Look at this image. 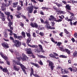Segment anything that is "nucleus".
<instances>
[{
    "label": "nucleus",
    "mask_w": 77,
    "mask_h": 77,
    "mask_svg": "<svg viewBox=\"0 0 77 77\" xmlns=\"http://www.w3.org/2000/svg\"><path fill=\"white\" fill-rule=\"evenodd\" d=\"M31 64L32 65H34V66H35L36 67H37V68H39V66L38 64H36V63H31Z\"/></svg>",
    "instance_id": "obj_16"
},
{
    "label": "nucleus",
    "mask_w": 77,
    "mask_h": 77,
    "mask_svg": "<svg viewBox=\"0 0 77 77\" xmlns=\"http://www.w3.org/2000/svg\"><path fill=\"white\" fill-rule=\"evenodd\" d=\"M31 47H32V48H37V45H31Z\"/></svg>",
    "instance_id": "obj_48"
},
{
    "label": "nucleus",
    "mask_w": 77,
    "mask_h": 77,
    "mask_svg": "<svg viewBox=\"0 0 77 77\" xmlns=\"http://www.w3.org/2000/svg\"><path fill=\"white\" fill-rule=\"evenodd\" d=\"M72 41L73 42H75V39L74 38H72Z\"/></svg>",
    "instance_id": "obj_63"
},
{
    "label": "nucleus",
    "mask_w": 77,
    "mask_h": 77,
    "mask_svg": "<svg viewBox=\"0 0 77 77\" xmlns=\"http://www.w3.org/2000/svg\"><path fill=\"white\" fill-rule=\"evenodd\" d=\"M72 20L70 19H68V20L67 21H70V22H72Z\"/></svg>",
    "instance_id": "obj_64"
},
{
    "label": "nucleus",
    "mask_w": 77,
    "mask_h": 77,
    "mask_svg": "<svg viewBox=\"0 0 77 77\" xmlns=\"http://www.w3.org/2000/svg\"><path fill=\"white\" fill-rule=\"evenodd\" d=\"M50 27L51 26H50V25L49 24H46L45 25V27L47 29H50Z\"/></svg>",
    "instance_id": "obj_24"
},
{
    "label": "nucleus",
    "mask_w": 77,
    "mask_h": 77,
    "mask_svg": "<svg viewBox=\"0 0 77 77\" xmlns=\"http://www.w3.org/2000/svg\"><path fill=\"white\" fill-rule=\"evenodd\" d=\"M74 36L75 38H77V33L76 32H75L74 34Z\"/></svg>",
    "instance_id": "obj_51"
},
{
    "label": "nucleus",
    "mask_w": 77,
    "mask_h": 77,
    "mask_svg": "<svg viewBox=\"0 0 77 77\" xmlns=\"http://www.w3.org/2000/svg\"><path fill=\"white\" fill-rule=\"evenodd\" d=\"M8 2H9V5H11V4H12V0H8Z\"/></svg>",
    "instance_id": "obj_53"
},
{
    "label": "nucleus",
    "mask_w": 77,
    "mask_h": 77,
    "mask_svg": "<svg viewBox=\"0 0 77 77\" xmlns=\"http://www.w3.org/2000/svg\"><path fill=\"white\" fill-rule=\"evenodd\" d=\"M8 21L9 22V24L8 25V26H9L10 28V29H11L10 30L9 29H8V32H10L9 33L10 35H11V36H12L13 35V31H12V30H13V27H11V26L13 24V23L12 22H11V19H10V18H9L8 17Z\"/></svg>",
    "instance_id": "obj_2"
},
{
    "label": "nucleus",
    "mask_w": 77,
    "mask_h": 77,
    "mask_svg": "<svg viewBox=\"0 0 77 77\" xmlns=\"http://www.w3.org/2000/svg\"><path fill=\"white\" fill-rule=\"evenodd\" d=\"M11 4H9V3H6L5 4L4 3H2V6H1V9L2 11H5V7H8L9 5Z\"/></svg>",
    "instance_id": "obj_3"
},
{
    "label": "nucleus",
    "mask_w": 77,
    "mask_h": 77,
    "mask_svg": "<svg viewBox=\"0 0 77 77\" xmlns=\"http://www.w3.org/2000/svg\"><path fill=\"white\" fill-rule=\"evenodd\" d=\"M38 57L40 58H43V59H45L46 58V57H45V56L42 55H38Z\"/></svg>",
    "instance_id": "obj_23"
},
{
    "label": "nucleus",
    "mask_w": 77,
    "mask_h": 77,
    "mask_svg": "<svg viewBox=\"0 0 77 77\" xmlns=\"http://www.w3.org/2000/svg\"><path fill=\"white\" fill-rule=\"evenodd\" d=\"M0 14L2 15V16L4 17V14L2 12V11H0Z\"/></svg>",
    "instance_id": "obj_57"
},
{
    "label": "nucleus",
    "mask_w": 77,
    "mask_h": 77,
    "mask_svg": "<svg viewBox=\"0 0 77 77\" xmlns=\"http://www.w3.org/2000/svg\"><path fill=\"white\" fill-rule=\"evenodd\" d=\"M38 46H39V47H40V48L41 50V49H42V48H42V46L41 45H38Z\"/></svg>",
    "instance_id": "obj_58"
},
{
    "label": "nucleus",
    "mask_w": 77,
    "mask_h": 77,
    "mask_svg": "<svg viewBox=\"0 0 77 77\" xmlns=\"http://www.w3.org/2000/svg\"><path fill=\"white\" fill-rule=\"evenodd\" d=\"M34 72V71H33V69L32 68V67L31 68V72L30 74V76L31 77L32 76V75H33L35 77H40L39 76H38L37 75L35 74H35H33Z\"/></svg>",
    "instance_id": "obj_8"
},
{
    "label": "nucleus",
    "mask_w": 77,
    "mask_h": 77,
    "mask_svg": "<svg viewBox=\"0 0 77 77\" xmlns=\"http://www.w3.org/2000/svg\"><path fill=\"white\" fill-rule=\"evenodd\" d=\"M61 71L62 73H63V71H64L65 73H68V72H66V70H65L64 69H62Z\"/></svg>",
    "instance_id": "obj_36"
},
{
    "label": "nucleus",
    "mask_w": 77,
    "mask_h": 77,
    "mask_svg": "<svg viewBox=\"0 0 77 77\" xmlns=\"http://www.w3.org/2000/svg\"><path fill=\"white\" fill-rule=\"evenodd\" d=\"M53 54H54L55 56H58V54H56L55 52H53Z\"/></svg>",
    "instance_id": "obj_59"
},
{
    "label": "nucleus",
    "mask_w": 77,
    "mask_h": 77,
    "mask_svg": "<svg viewBox=\"0 0 77 77\" xmlns=\"http://www.w3.org/2000/svg\"><path fill=\"white\" fill-rule=\"evenodd\" d=\"M56 11L58 12H60V14H64V11H60L59 9H57L56 10Z\"/></svg>",
    "instance_id": "obj_19"
},
{
    "label": "nucleus",
    "mask_w": 77,
    "mask_h": 77,
    "mask_svg": "<svg viewBox=\"0 0 77 77\" xmlns=\"http://www.w3.org/2000/svg\"><path fill=\"white\" fill-rule=\"evenodd\" d=\"M44 24H49V22H48V20H46L45 21V22H44Z\"/></svg>",
    "instance_id": "obj_41"
},
{
    "label": "nucleus",
    "mask_w": 77,
    "mask_h": 77,
    "mask_svg": "<svg viewBox=\"0 0 77 77\" xmlns=\"http://www.w3.org/2000/svg\"><path fill=\"white\" fill-rule=\"evenodd\" d=\"M60 57H62V58H67V57L63 55H61L60 56Z\"/></svg>",
    "instance_id": "obj_32"
},
{
    "label": "nucleus",
    "mask_w": 77,
    "mask_h": 77,
    "mask_svg": "<svg viewBox=\"0 0 77 77\" xmlns=\"http://www.w3.org/2000/svg\"><path fill=\"white\" fill-rule=\"evenodd\" d=\"M66 51L67 52V53L68 54H70V51H69L68 49H66Z\"/></svg>",
    "instance_id": "obj_47"
},
{
    "label": "nucleus",
    "mask_w": 77,
    "mask_h": 77,
    "mask_svg": "<svg viewBox=\"0 0 77 77\" xmlns=\"http://www.w3.org/2000/svg\"><path fill=\"white\" fill-rule=\"evenodd\" d=\"M18 2H15L13 3V5L12 6L13 8H16V7L18 5Z\"/></svg>",
    "instance_id": "obj_14"
},
{
    "label": "nucleus",
    "mask_w": 77,
    "mask_h": 77,
    "mask_svg": "<svg viewBox=\"0 0 77 77\" xmlns=\"http://www.w3.org/2000/svg\"><path fill=\"white\" fill-rule=\"evenodd\" d=\"M34 52H35V53L37 52V53H38V48H36L34 50Z\"/></svg>",
    "instance_id": "obj_49"
},
{
    "label": "nucleus",
    "mask_w": 77,
    "mask_h": 77,
    "mask_svg": "<svg viewBox=\"0 0 77 77\" xmlns=\"http://www.w3.org/2000/svg\"><path fill=\"white\" fill-rule=\"evenodd\" d=\"M50 18L49 19V20L51 21V20H53V21H57V22H61L62 20L59 19L58 20H56V18H54V17L52 15H51L50 17Z\"/></svg>",
    "instance_id": "obj_5"
},
{
    "label": "nucleus",
    "mask_w": 77,
    "mask_h": 77,
    "mask_svg": "<svg viewBox=\"0 0 77 77\" xmlns=\"http://www.w3.org/2000/svg\"><path fill=\"white\" fill-rule=\"evenodd\" d=\"M40 35L41 36H43L44 35V33L42 32H41L39 33Z\"/></svg>",
    "instance_id": "obj_45"
},
{
    "label": "nucleus",
    "mask_w": 77,
    "mask_h": 77,
    "mask_svg": "<svg viewBox=\"0 0 77 77\" xmlns=\"http://www.w3.org/2000/svg\"><path fill=\"white\" fill-rule=\"evenodd\" d=\"M23 38V37H22V36H18L17 38V39H19L20 41H21V38Z\"/></svg>",
    "instance_id": "obj_33"
},
{
    "label": "nucleus",
    "mask_w": 77,
    "mask_h": 77,
    "mask_svg": "<svg viewBox=\"0 0 77 77\" xmlns=\"http://www.w3.org/2000/svg\"><path fill=\"white\" fill-rule=\"evenodd\" d=\"M40 14L42 15H44V12L42 11H41L40 12Z\"/></svg>",
    "instance_id": "obj_52"
},
{
    "label": "nucleus",
    "mask_w": 77,
    "mask_h": 77,
    "mask_svg": "<svg viewBox=\"0 0 77 77\" xmlns=\"http://www.w3.org/2000/svg\"><path fill=\"white\" fill-rule=\"evenodd\" d=\"M51 24H52L51 25L52 26H54V24H55V23H54V22H51Z\"/></svg>",
    "instance_id": "obj_62"
},
{
    "label": "nucleus",
    "mask_w": 77,
    "mask_h": 77,
    "mask_svg": "<svg viewBox=\"0 0 77 77\" xmlns=\"http://www.w3.org/2000/svg\"><path fill=\"white\" fill-rule=\"evenodd\" d=\"M0 55H1L2 57L3 58V59H5V60L8 59V57H7L5 56H4V55L2 54V53L1 52H0Z\"/></svg>",
    "instance_id": "obj_12"
},
{
    "label": "nucleus",
    "mask_w": 77,
    "mask_h": 77,
    "mask_svg": "<svg viewBox=\"0 0 77 77\" xmlns=\"http://www.w3.org/2000/svg\"><path fill=\"white\" fill-rule=\"evenodd\" d=\"M4 36L5 38H6L8 36V35H7V34L6 33V32H5Z\"/></svg>",
    "instance_id": "obj_60"
},
{
    "label": "nucleus",
    "mask_w": 77,
    "mask_h": 77,
    "mask_svg": "<svg viewBox=\"0 0 77 77\" xmlns=\"http://www.w3.org/2000/svg\"><path fill=\"white\" fill-rule=\"evenodd\" d=\"M13 35H14V38L16 39V38H17L18 36H17V35L16 34L14 33L13 34Z\"/></svg>",
    "instance_id": "obj_42"
},
{
    "label": "nucleus",
    "mask_w": 77,
    "mask_h": 77,
    "mask_svg": "<svg viewBox=\"0 0 77 77\" xmlns=\"http://www.w3.org/2000/svg\"><path fill=\"white\" fill-rule=\"evenodd\" d=\"M26 34L27 35V36L29 37V38H31V36L30 35V34L28 33L27 32H26Z\"/></svg>",
    "instance_id": "obj_34"
},
{
    "label": "nucleus",
    "mask_w": 77,
    "mask_h": 77,
    "mask_svg": "<svg viewBox=\"0 0 77 77\" xmlns=\"http://www.w3.org/2000/svg\"><path fill=\"white\" fill-rule=\"evenodd\" d=\"M66 7L67 8L68 10H69V11H71V7L69 5H66Z\"/></svg>",
    "instance_id": "obj_20"
},
{
    "label": "nucleus",
    "mask_w": 77,
    "mask_h": 77,
    "mask_svg": "<svg viewBox=\"0 0 77 77\" xmlns=\"http://www.w3.org/2000/svg\"><path fill=\"white\" fill-rule=\"evenodd\" d=\"M21 13H19V15H17L16 16L17 17V18H20L21 17L20 16V15H21Z\"/></svg>",
    "instance_id": "obj_50"
},
{
    "label": "nucleus",
    "mask_w": 77,
    "mask_h": 77,
    "mask_svg": "<svg viewBox=\"0 0 77 77\" xmlns=\"http://www.w3.org/2000/svg\"><path fill=\"white\" fill-rule=\"evenodd\" d=\"M55 4H56V5H57V6H58L59 8L60 6H62V5H61V4H59L57 2L55 3Z\"/></svg>",
    "instance_id": "obj_29"
},
{
    "label": "nucleus",
    "mask_w": 77,
    "mask_h": 77,
    "mask_svg": "<svg viewBox=\"0 0 77 77\" xmlns=\"http://www.w3.org/2000/svg\"><path fill=\"white\" fill-rule=\"evenodd\" d=\"M77 71V68L76 67H73V72H76Z\"/></svg>",
    "instance_id": "obj_35"
},
{
    "label": "nucleus",
    "mask_w": 77,
    "mask_h": 77,
    "mask_svg": "<svg viewBox=\"0 0 77 77\" xmlns=\"http://www.w3.org/2000/svg\"><path fill=\"white\" fill-rule=\"evenodd\" d=\"M22 36H23L24 38H25L26 37V34L23 31L22 32Z\"/></svg>",
    "instance_id": "obj_31"
},
{
    "label": "nucleus",
    "mask_w": 77,
    "mask_h": 77,
    "mask_svg": "<svg viewBox=\"0 0 77 77\" xmlns=\"http://www.w3.org/2000/svg\"><path fill=\"white\" fill-rule=\"evenodd\" d=\"M38 62L41 65H43V63H42L41 60H40L39 61H38Z\"/></svg>",
    "instance_id": "obj_37"
},
{
    "label": "nucleus",
    "mask_w": 77,
    "mask_h": 77,
    "mask_svg": "<svg viewBox=\"0 0 77 77\" xmlns=\"http://www.w3.org/2000/svg\"><path fill=\"white\" fill-rule=\"evenodd\" d=\"M19 2L20 3V4L21 6H23V1H20Z\"/></svg>",
    "instance_id": "obj_46"
},
{
    "label": "nucleus",
    "mask_w": 77,
    "mask_h": 77,
    "mask_svg": "<svg viewBox=\"0 0 77 77\" xmlns=\"http://www.w3.org/2000/svg\"><path fill=\"white\" fill-rule=\"evenodd\" d=\"M38 28L39 30H43L44 28L42 27V26L40 25L38 26Z\"/></svg>",
    "instance_id": "obj_25"
},
{
    "label": "nucleus",
    "mask_w": 77,
    "mask_h": 77,
    "mask_svg": "<svg viewBox=\"0 0 77 77\" xmlns=\"http://www.w3.org/2000/svg\"><path fill=\"white\" fill-rule=\"evenodd\" d=\"M33 36L34 38H35L36 36V34H35V33L34 32L33 33Z\"/></svg>",
    "instance_id": "obj_54"
},
{
    "label": "nucleus",
    "mask_w": 77,
    "mask_h": 77,
    "mask_svg": "<svg viewBox=\"0 0 77 77\" xmlns=\"http://www.w3.org/2000/svg\"><path fill=\"white\" fill-rule=\"evenodd\" d=\"M10 39H11V40H12L13 41V42H14H14H15V41H14V38H13L12 36H10Z\"/></svg>",
    "instance_id": "obj_40"
},
{
    "label": "nucleus",
    "mask_w": 77,
    "mask_h": 77,
    "mask_svg": "<svg viewBox=\"0 0 77 77\" xmlns=\"http://www.w3.org/2000/svg\"><path fill=\"white\" fill-rule=\"evenodd\" d=\"M2 45L3 47H6V48H8L9 46H8V45L7 44V43H2Z\"/></svg>",
    "instance_id": "obj_15"
},
{
    "label": "nucleus",
    "mask_w": 77,
    "mask_h": 77,
    "mask_svg": "<svg viewBox=\"0 0 77 77\" xmlns=\"http://www.w3.org/2000/svg\"><path fill=\"white\" fill-rule=\"evenodd\" d=\"M15 54H16V56H17V59L18 61H16L15 60H13V63L14 64V63H17V65H20V66L22 69V70L23 69H26V67L24 66V65H23L22 64H21V63L20 61L21 60V57H20V56H19V53L16 51L15 53ZM19 56V57H18Z\"/></svg>",
    "instance_id": "obj_1"
},
{
    "label": "nucleus",
    "mask_w": 77,
    "mask_h": 77,
    "mask_svg": "<svg viewBox=\"0 0 77 77\" xmlns=\"http://www.w3.org/2000/svg\"><path fill=\"white\" fill-rule=\"evenodd\" d=\"M32 2H33L34 3H37V2L35 1V0H31Z\"/></svg>",
    "instance_id": "obj_55"
},
{
    "label": "nucleus",
    "mask_w": 77,
    "mask_h": 77,
    "mask_svg": "<svg viewBox=\"0 0 77 77\" xmlns=\"http://www.w3.org/2000/svg\"><path fill=\"white\" fill-rule=\"evenodd\" d=\"M14 47H20L21 46V43L19 41L15 40L14 42Z\"/></svg>",
    "instance_id": "obj_4"
},
{
    "label": "nucleus",
    "mask_w": 77,
    "mask_h": 77,
    "mask_svg": "<svg viewBox=\"0 0 77 77\" xmlns=\"http://www.w3.org/2000/svg\"><path fill=\"white\" fill-rule=\"evenodd\" d=\"M40 20H41V23H44V20H43L41 18Z\"/></svg>",
    "instance_id": "obj_61"
},
{
    "label": "nucleus",
    "mask_w": 77,
    "mask_h": 77,
    "mask_svg": "<svg viewBox=\"0 0 77 77\" xmlns=\"http://www.w3.org/2000/svg\"><path fill=\"white\" fill-rule=\"evenodd\" d=\"M1 16H2V17H3V18L2 19V21H5V15H4V17H3L2 16V14L1 15Z\"/></svg>",
    "instance_id": "obj_56"
},
{
    "label": "nucleus",
    "mask_w": 77,
    "mask_h": 77,
    "mask_svg": "<svg viewBox=\"0 0 77 77\" xmlns=\"http://www.w3.org/2000/svg\"><path fill=\"white\" fill-rule=\"evenodd\" d=\"M5 14H6L7 15H8V17H7V19L8 18H9V15H10L11 14V13H10V12H5Z\"/></svg>",
    "instance_id": "obj_18"
},
{
    "label": "nucleus",
    "mask_w": 77,
    "mask_h": 77,
    "mask_svg": "<svg viewBox=\"0 0 77 77\" xmlns=\"http://www.w3.org/2000/svg\"><path fill=\"white\" fill-rule=\"evenodd\" d=\"M26 50L27 51L26 53L28 54H30L32 53V49L30 48L26 49Z\"/></svg>",
    "instance_id": "obj_11"
},
{
    "label": "nucleus",
    "mask_w": 77,
    "mask_h": 77,
    "mask_svg": "<svg viewBox=\"0 0 77 77\" xmlns=\"http://www.w3.org/2000/svg\"><path fill=\"white\" fill-rule=\"evenodd\" d=\"M47 62L49 63V66L50 67L51 69L52 70H53L54 68V64H53V62L50 60H48Z\"/></svg>",
    "instance_id": "obj_6"
},
{
    "label": "nucleus",
    "mask_w": 77,
    "mask_h": 77,
    "mask_svg": "<svg viewBox=\"0 0 77 77\" xmlns=\"http://www.w3.org/2000/svg\"><path fill=\"white\" fill-rule=\"evenodd\" d=\"M32 54L31 55H29V56H30V57H32V58H35V55L33 54V53H32V54Z\"/></svg>",
    "instance_id": "obj_38"
},
{
    "label": "nucleus",
    "mask_w": 77,
    "mask_h": 77,
    "mask_svg": "<svg viewBox=\"0 0 77 77\" xmlns=\"http://www.w3.org/2000/svg\"><path fill=\"white\" fill-rule=\"evenodd\" d=\"M27 11H29V13L32 14L33 12V6H29L26 8Z\"/></svg>",
    "instance_id": "obj_7"
},
{
    "label": "nucleus",
    "mask_w": 77,
    "mask_h": 77,
    "mask_svg": "<svg viewBox=\"0 0 77 77\" xmlns=\"http://www.w3.org/2000/svg\"><path fill=\"white\" fill-rule=\"evenodd\" d=\"M14 69L15 70V71H18L20 69V67L18 66H14Z\"/></svg>",
    "instance_id": "obj_13"
},
{
    "label": "nucleus",
    "mask_w": 77,
    "mask_h": 77,
    "mask_svg": "<svg viewBox=\"0 0 77 77\" xmlns=\"http://www.w3.org/2000/svg\"><path fill=\"white\" fill-rule=\"evenodd\" d=\"M51 41L53 42H54V43H55V44H56L57 43V42H55L54 41V39L53 38H51Z\"/></svg>",
    "instance_id": "obj_30"
},
{
    "label": "nucleus",
    "mask_w": 77,
    "mask_h": 77,
    "mask_svg": "<svg viewBox=\"0 0 77 77\" xmlns=\"http://www.w3.org/2000/svg\"><path fill=\"white\" fill-rule=\"evenodd\" d=\"M30 26H31L32 27H35V28H37L38 27V25L36 23H34L32 22L31 23Z\"/></svg>",
    "instance_id": "obj_9"
},
{
    "label": "nucleus",
    "mask_w": 77,
    "mask_h": 77,
    "mask_svg": "<svg viewBox=\"0 0 77 77\" xmlns=\"http://www.w3.org/2000/svg\"><path fill=\"white\" fill-rule=\"evenodd\" d=\"M49 56L50 57H52L53 58L55 57V56H54V55L53 54H49Z\"/></svg>",
    "instance_id": "obj_26"
},
{
    "label": "nucleus",
    "mask_w": 77,
    "mask_h": 77,
    "mask_svg": "<svg viewBox=\"0 0 77 77\" xmlns=\"http://www.w3.org/2000/svg\"><path fill=\"white\" fill-rule=\"evenodd\" d=\"M74 57H77V51H75L73 55Z\"/></svg>",
    "instance_id": "obj_27"
},
{
    "label": "nucleus",
    "mask_w": 77,
    "mask_h": 77,
    "mask_svg": "<svg viewBox=\"0 0 77 77\" xmlns=\"http://www.w3.org/2000/svg\"><path fill=\"white\" fill-rule=\"evenodd\" d=\"M62 43L61 42H58V43H57V46H58V47H60V45H62Z\"/></svg>",
    "instance_id": "obj_28"
},
{
    "label": "nucleus",
    "mask_w": 77,
    "mask_h": 77,
    "mask_svg": "<svg viewBox=\"0 0 77 77\" xmlns=\"http://www.w3.org/2000/svg\"><path fill=\"white\" fill-rule=\"evenodd\" d=\"M59 48L60 49L61 51H64V49H63V47L62 46V47H59Z\"/></svg>",
    "instance_id": "obj_39"
},
{
    "label": "nucleus",
    "mask_w": 77,
    "mask_h": 77,
    "mask_svg": "<svg viewBox=\"0 0 77 77\" xmlns=\"http://www.w3.org/2000/svg\"><path fill=\"white\" fill-rule=\"evenodd\" d=\"M31 40L32 39H31V37L29 38L27 40V44H29V43L30 42Z\"/></svg>",
    "instance_id": "obj_17"
},
{
    "label": "nucleus",
    "mask_w": 77,
    "mask_h": 77,
    "mask_svg": "<svg viewBox=\"0 0 77 77\" xmlns=\"http://www.w3.org/2000/svg\"><path fill=\"white\" fill-rule=\"evenodd\" d=\"M2 71H3L4 72H6L8 71V70L6 68H4L2 69Z\"/></svg>",
    "instance_id": "obj_21"
},
{
    "label": "nucleus",
    "mask_w": 77,
    "mask_h": 77,
    "mask_svg": "<svg viewBox=\"0 0 77 77\" xmlns=\"http://www.w3.org/2000/svg\"><path fill=\"white\" fill-rule=\"evenodd\" d=\"M21 9H22V8H21V7L18 5L17 8V11H20V10H21Z\"/></svg>",
    "instance_id": "obj_22"
},
{
    "label": "nucleus",
    "mask_w": 77,
    "mask_h": 77,
    "mask_svg": "<svg viewBox=\"0 0 77 77\" xmlns=\"http://www.w3.org/2000/svg\"><path fill=\"white\" fill-rule=\"evenodd\" d=\"M64 30L65 33H66V34H68V33H69V32L66 29H64Z\"/></svg>",
    "instance_id": "obj_44"
},
{
    "label": "nucleus",
    "mask_w": 77,
    "mask_h": 77,
    "mask_svg": "<svg viewBox=\"0 0 77 77\" xmlns=\"http://www.w3.org/2000/svg\"><path fill=\"white\" fill-rule=\"evenodd\" d=\"M22 55L23 58H22L21 59L23 61H25V60H26L27 59H28V57H27V56H26L24 54L22 53Z\"/></svg>",
    "instance_id": "obj_10"
},
{
    "label": "nucleus",
    "mask_w": 77,
    "mask_h": 77,
    "mask_svg": "<svg viewBox=\"0 0 77 77\" xmlns=\"http://www.w3.org/2000/svg\"><path fill=\"white\" fill-rule=\"evenodd\" d=\"M42 9L44 10V9H46L47 10H48V8H46V7H42Z\"/></svg>",
    "instance_id": "obj_43"
}]
</instances>
